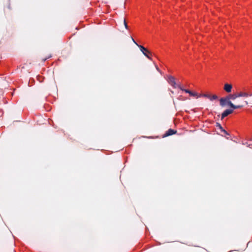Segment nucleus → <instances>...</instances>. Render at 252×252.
<instances>
[{"instance_id": "obj_1", "label": "nucleus", "mask_w": 252, "mask_h": 252, "mask_svg": "<svg viewBox=\"0 0 252 252\" xmlns=\"http://www.w3.org/2000/svg\"><path fill=\"white\" fill-rule=\"evenodd\" d=\"M220 105L222 107L226 105H228L230 108L233 109L241 108L243 107L242 105H235L232 103V102L226 96L225 97H221L220 99Z\"/></svg>"}, {"instance_id": "obj_2", "label": "nucleus", "mask_w": 252, "mask_h": 252, "mask_svg": "<svg viewBox=\"0 0 252 252\" xmlns=\"http://www.w3.org/2000/svg\"><path fill=\"white\" fill-rule=\"evenodd\" d=\"M138 47L140 48V51L148 59L151 60V53L146 48L142 45H138Z\"/></svg>"}, {"instance_id": "obj_3", "label": "nucleus", "mask_w": 252, "mask_h": 252, "mask_svg": "<svg viewBox=\"0 0 252 252\" xmlns=\"http://www.w3.org/2000/svg\"><path fill=\"white\" fill-rule=\"evenodd\" d=\"M167 81L174 88H178L177 85H180L176 83L175 78L172 76H168Z\"/></svg>"}, {"instance_id": "obj_4", "label": "nucleus", "mask_w": 252, "mask_h": 252, "mask_svg": "<svg viewBox=\"0 0 252 252\" xmlns=\"http://www.w3.org/2000/svg\"><path fill=\"white\" fill-rule=\"evenodd\" d=\"M233 112V109H227L223 111L221 115V120L223 119L225 117H227L229 115L232 114Z\"/></svg>"}, {"instance_id": "obj_5", "label": "nucleus", "mask_w": 252, "mask_h": 252, "mask_svg": "<svg viewBox=\"0 0 252 252\" xmlns=\"http://www.w3.org/2000/svg\"><path fill=\"white\" fill-rule=\"evenodd\" d=\"M223 89L226 92L229 93H230L232 91V86L230 84L225 83L224 84Z\"/></svg>"}, {"instance_id": "obj_6", "label": "nucleus", "mask_w": 252, "mask_h": 252, "mask_svg": "<svg viewBox=\"0 0 252 252\" xmlns=\"http://www.w3.org/2000/svg\"><path fill=\"white\" fill-rule=\"evenodd\" d=\"M176 132V130H174L173 129L170 128L164 134V137H166L168 136L172 135L175 134Z\"/></svg>"}, {"instance_id": "obj_7", "label": "nucleus", "mask_w": 252, "mask_h": 252, "mask_svg": "<svg viewBox=\"0 0 252 252\" xmlns=\"http://www.w3.org/2000/svg\"><path fill=\"white\" fill-rule=\"evenodd\" d=\"M237 94H229L226 97H228L229 100H235L238 97V96L237 95Z\"/></svg>"}, {"instance_id": "obj_8", "label": "nucleus", "mask_w": 252, "mask_h": 252, "mask_svg": "<svg viewBox=\"0 0 252 252\" xmlns=\"http://www.w3.org/2000/svg\"><path fill=\"white\" fill-rule=\"evenodd\" d=\"M238 97H248L250 96L249 94L245 92H240L239 93L237 94Z\"/></svg>"}, {"instance_id": "obj_9", "label": "nucleus", "mask_w": 252, "mask_h": 252, "mask_svg": "<svg viewBox=\"0 0 252 252\" xmlns=\"http://www.w3.org/2000/svg\"><path fill=\"white\" fill-rule=\"evenodd\" d=\"M177 87L178 88H179L182 91L185 92V93L189 94L190 93H191V91L188 89H184L180 85H177Z\"/></svg>"}, {"instance_id": "obj_10", "label": "nucleus", "mask_w": 252, "mask_h": 252, "mask_svg": "<svg viewBox=\"0 0 252 252\" xmlns=\"http://www.w3.org/2000/svg\"><path fill=\"white\" fill-rule=\"evenodd\" d=\"M216 126L217 127H218L220 130V131L221 132L224 129L222 127V126H221V125L220 123H216Z\"/></svg>"}, {"instance_id": "obj_11", "label": "nucleus", "mask_w": 252, "mask_h": 252, "mask_svg": "<svg viewBox=\"0 0 252 252\" xmlns=\"http://www.w3.org/2000/svg\"><path fill=\"white\" fill-rule=\"evenodd\" d=\"M218 96L214 94L212 96H210V99L211 100H216V99H218Z\"/></svg>"}, {"instance_id": "obj_12", "label": "nucleus", "mask_w": 252, "mask_h": 252, "mask_svg": "<svg viewBox=\"0 0 252 252\" xmlns=\"http://www.w3.org/2000/svg\"><path fill=\"white\" fill-rule=\"evenodd\" d=\"M190 96H197V94L196 93H195V92H192L191 91V93H190V94H189Z\"/></svg>"}, {"instance_id": "obj_13", "label": "nucleus", "mask_w": 252, "mask_h": 252, "mask_svg": "<svg viewBox=\"0 0 252 252\" xmlns=\"http://www.w3.org/2000/svg\"><path fill=\"white\" fill-rule=\"evenodd\" d=\"M222 132L223 133L225 136L226 135H227V136L230 135L229 133L227 131H226L224 129L222 130Z\"/></svg>"}, {"instance_id": "obj_14", "label": "nucleus", "mask_w": 252, "mask_h": 252, "mask_svg": "<svg viewBox=\"0 0 252 252\" xmlns=\"http://www.w3.org/2000/svg\"><path fill=\"white\" fill-rule=\"evenodd\" d=\"M124 25H125L126 29H128V25H127V24L126 23V21L125 19H124Z\"/></svg>"}, {"instance_id": "obj_15", "label": "nucleus", "mask_w": 252, "mask_h": 252, "mask_svg": "<svg viewBox=\"0 0 252 252\" xmlns=\"http://www.w3.org/2000/svg\"><path fill=\"white\" fill-rule=\"evenodd\" d=\"M37 78H38V80H39V82H42L43 81V79H42V77L37 76Z\"/></svg>"}, {"instance_id": "obj_16", "label": "nucleus", "mask_w": 252, "mask_h": 252, "mask_svg": "<svg viewBox=\"0 0 252 252\" xmlns=\"http://www.w3.org/2000/svg\"><path fill=\"white\" fill-rule=\"evenodd\" d=\"M131 39L133 41V42L138 46V45H139L135 41V40L132 38L131 37Z\"/></svg>"}, {"instance_id": "obj_17", "label": "nucleus", "mask_w": 252, "mask_h": 252, "mask_svg": "<svg viewBox=\"0 0 252 252\" xmlns=\"http://www.w3.org/2000/svg\"><path fill=\"white\" fill-rule=\"evenodd\" d=\"M210 96H211V95H209V94H204V96L206 97H207V98H209V99H210Z\"/></svg>"}, {"instance_id": "obj_18", "label": "nucleus", "mask_w": 252, "mask_h": 252, "mask_svg": "<svg viewBox=\"0 0 252 252\" xmlns=\"http://www.w3.org/2000/svg\"><path fill=\"white\" fill-rule=\"evenodd\" d=\"M156 68L158 71H159V68L157 66H156Z\"/></svg>"}, {"instance_id": "obj_19", "label": "nucleus", "mask_w": 252, "mask_h": 252, "mask_svg": "<svg viewBox=\"0 0 252 252\" xmlns=\"http://www.w3.org/2000/svg\"><path fill=\"white\" fill-rule=\"evenodd\" d=\"M47 59V58H45V59H44V61H45Z\"/></svg>"}]
</instances>
